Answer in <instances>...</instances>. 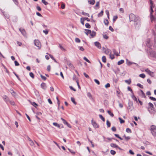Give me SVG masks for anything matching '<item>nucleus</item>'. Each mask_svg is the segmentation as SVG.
<instances>
[{"label":"nucleus","instance_id":"obj_1","mask_svg":"<svg viewBox=\"0 0 156 156\" xmlns=\"http://www.w3.org/2000/svg\"><path fill=\"white\" fill-rule=\"evenodd\" d=\"M129 18L130 21H133L135 22V25L136 27L137 26L139 27L140 24V18L139 17H136L134 14L131 13L129 15Z\"/></svg>","mask_w":156,"mask_h":156},{"label":"nucleus","instance_id":"obj_2","mask_svg":"<svg viewBox=\"0 0 156 156\" xmlns=\"http://www.w3.org/2000/svg\"><path fill=\"white\" fill-rule=\"evenodd\" d=\"M148 54L151 57L156 58V52L153 51H149Z\"/></svg>","mask_w":156,"mask_h":156},{"label":"nucleus","instance_id":"obj_3","mask_svg":"<svg viewBox=\"0 0 156 156\" xmlns=\"http://www.w3.org/2000/svg\"><path fill=\"white\" fill-rule=\"evenodd\" d=\"M34 44L35 46L38 48V49H40L41 47V44L38 40H35L34 41Z\"/></svg>","mask_w":156,"mask_h":156},{"label":"nucleus","instance_id":"obj_4","mask_svg":"<svg viewBox=\"0 0 156 156\" xmlns=\"http://www.w3.org/2000/svg\"><path fill=\"white\" fill-rule=\"evenodd\" d=\"M147 110L151 114H154L156 113V111L154 108H151L149 107L147 108Z\"/></svg>","mask_w":156,"mask_h":156},{"label":"nucleus","instance_id":"obj_5","mask_svg":"<svg viewBox=\"0 0 156 156\" xmlns=\"http://www.w3.org/2000/svg\"><path fill=\"white\" fill-rule=\"evenodd\" d=\"M91 124L93 127L95 128H98L99 127L98 124L95 121H94L93 119H92L91 120Z\"/></svg>","mask_w":156,"mask_h":156},{"label":"nucleus","instance_id":"obj_6","mask_svg":"<svg viewBox=\"0 0 156 156\" xmlns=\"http://www.w3.org/2000/svg\"><path fill=\"white\" fill-rule=\"evenodd\" d=\"M19 30L23 36H25L26 35V32L24 29L22 28H20L19 29Z\"/></svg>","mask_w":156,"mask_h":156},{"label":"nucleus","instance_id":"obj_7","mask_svg":"<svg viewBox=\"0 0 156 156\" xmlns=\"http://www.w3.org/2000/svg\"><path fill=\"white\" fill-rule=\"evenodd\" d=\"M146 44L148 47L149 48L151 47V44L150 42V39H148L146 40Z\"/></svg>","mask_w":156,"mask_h":156},{"label":"nucleus","instance_id":"obj_8","mask_svg":"<svg viewBox=\"0 0 156 156\" xmlns=\"http://www.w3.org/2000/svg\"><path fill=\"white\" fill-rule=\"evenodd\" d=\"M150 18L151 21L152 23L153 22H156V19L155 17L153 15H150Z\"/></svg>","mask_w":156,"mask_h":156},{"label":"nucleus","instance_id":"obj_9","mask_svg":"<svg viewBox=\"0 0 156 156\" xmlns=\"http://www.w3.org/2000/svg\"><path fill=\"white\" fill-rule=\"evenodd\" d=\"M95 45L99 48H101L100 44L98 42H94Z\"/></svg>","mask_w":156,"mask_h":156},{"label":"nucleus","instance_id":"obj_10","mask_svg":"<svg viewBox=\"0 0 156 156\" xmlns=\"http://www.w3.org/2000/svg\"><path fill=\"white\" fill-rule=\"evenodd\" d=\"M41 88L44 90H46L47 88V86L45 83H43L41 84Z\"/></svg>","mask_w":156,"mask_h":156},{"label":"nucleus","instance_id":"obj_11","mask_svg":"<svg viewBox=\"0 0 156 156\" xmlns=\"http://www.w3.org/2000/svg\"><path fill=\"white\" fill-rule=\"evenodd\" d=\"M126 63L128 65H130L132 64H134L136 65V66H137L138 65V64L137 63H136L134 62H130V61H129L127 59H126Z\"/></svg>","mask_w":156,"mask_h":156},{"label":"nucleus","instance_id":"obj_12","mask_svg":"<svg viewBox=\"0 0 156 156\" xmlns=\"http://www.w3.org/2000/svg\"><path fill=\"white\" fill-rule=\"evenodd\" d=\"M3 98L4 100V101L6 102H7L9 101V98L8 97L5 95H4L3 96Z\"/></svg>","mask_w":156,"mask_h":156},{"label":"nucleus","instance_id":"obj_13","mask_svg":"<svg viewBox=\"0 0 156 156\" xmlns=\"http://www.w3.org/2000/svg\"><path fill=\"white\" fill-rule=\"evenodd\" d=\"M133 107V104L132 102H129L128 103V109H131Z\"/></svg>","mask_w":156,"mask_h":156},{"label":"nucleus","instance_id":"obj_14","mask_svg":"<svg viewBox=\"0 0 156 156\" xmlns=\"http://www.w3.org/2000/svg\"><path fill=\"white\" fill-rule=\"evenodd\" d=\"M154 8L153 5H151L150 6V15H153V12H154L153 10V8Z\"/></svg>","mask_w":156,"mask_h":156},{"label":"nucleus","instance_id":"obj_15","mask_svg":"<svg viewBox=\"0 0 156 156\" xmlns=\"http://www.w3.org/2000/svg\"><path fill=\"white\" fill-rule=\"evenodd\" d=\"M88 2L90 4L93 5L95 3V1L94 0H89Z\"/></svg>","mask_w":156,"mask_h":156},{"label":"nucleus","instance_id":"obj_16","mask_svg":"<svg viewBox=\"0 0 156 156\" xmlns=\"http://www.w3.org/2000/svg\"><path fill=\"white\" fill-rule=\"evenodd\" d=\"M151 131H154L156 130V126L154 125H152L151 127Z\"/></svg>","mask_w":156,"mask_h":156},{"label":"nucleus","instance_id":"obj_17","mask_svg":"<svg viewBox=\"0 0 156 156\" xmlns=\"http://www.w3.org/2000/svg\"><path fill=\"white\" fill-rule=\"evenodd\" d=\"M140 91L141 93V94H140L141 96L143 98H145L146 96H145V94L144 93V92L142 90H140Z\"/></svg>","mask_w":156,"mask_h":156},{"label":"nucleus","instance_id":"obj_18","mask_svg":"<svg viewBox=\"0 0 156 156\" xmlns=\"http://www.w3.org/2000/svg\"><path fill=\"white\" fill-rule=\"evenodd\" d=\"M110 146L111 147H115V148H117V147H118V146L116 144H113V143H112L110 144Z\"/></svg>","mask_w":156,"mask_h":156},{"label":"nucleus","instance_id":"obj_19","mask_svg":"<svg viewBox=\"0 0 156 156\" xmlns=\"http://www.w3.org/2000/svg\"><path fill=\"white\" fill-rule=\"evenodd\" d=\"M96 35V33L95 32L93 31L92 32H91L90 34V36L92 37H94Z\"/></svg>","mask_w":156,"mask_h":156},{"label":"nucleus","instance_id":"obj_20","mask_svg":"<svg viewBox=\"0 0 156 156\" xmlns=\"http://www.w3.org/2000/svg\"><path fill=\"white\" fill-rule=\"evenodd\" d=\"M85 30L87 31V32H85V33L87 35H88V34H90L91 32V31L89 30L85 29Z\"/></svg>","mask_w":156,"mask_h":156},{"label":"nucleus","instance_id":"obj_21","mask_svg":"<svg viewBox=\"0 0 156 156\" xmlns=\"http://www.w3.org/2000/svg\"><path fill=\"white\" fill-rule=\"evenodd\" d=\"M68 65L69 66V67L72 69H73L74 68V67L73 64H72L71 63H69L68 64Z\"/></svg>","mask_w":156,"mask_h":156},{"label":"nucleus","instance_id":"obj_22","mask_svg":"<svg viewBox=\"0 0 156 156\" xmlns=\"http://www.w3.org/2000/svg\"><path fill=\"white\" fill-rule=\"evenodd\" d=\"M148 107H149L151 108H154V105L152 103L149 102L148 103Z\"/></svg>","mask_w":156,"mask_h":156},{"label":"nucleus","instance_id":"obj_23","mask_svg":"<svg viewBox=\"0 0 156 156\" xmlns=\"http://www.w3.org/2000/svg\"><path fill=\"white\" fill-rule=\"evenodd\" d=\"M71 101L75 105H76L77 103L75 101V99L73 98H71Z\"/></svg>","mask_w":156,"mask_h":156},{"label":"nucleus","instance_id":"obj_24","mask_svg":"<svg viewBox=\"0 0 156 156\" xmlns=\"http://www.w3.org/2000/svg\"><path fill=\"white\" fill-rule=\"evenodd\" d=\"M124 62V61L123 60H121L119 61L118 62V65H121V64H122Z\"/></svg>","mask_w":156,"mask_h":156},{"label":"nucleus","instance_id":"obj_25","mask_svg":"<svg viewBox=\"0 0 156 156\" xmlns=\"http://www.w3.org/2000/svg\"><path fill=\"white\" fill-rule=\"evenodd\" d=\"M125 82L128 83L129 84H130L131 83V80L130 79H129L128 80H125Z\"/></svg>","mask_w":156,"mask_h":156},{"label":"nucleus","instance_id":"obj_26","mask_svg":"<svg viewBox=\"0 0 156 156\" xmlns=\"http://www.w3.org/2000/svg\"><path fill=\"white\" fill-rule=\"evenodd\" d=\"M119 120L120 121V123H123L125 122V121L123 120L120 117L119 118Z\"/></svg>","mask_w":156,"mask_h":156},{"label":"nucleus","instance_id":"obj_27","mask_svg":"<svg viewBox=\"0 0 156 156\" xmlns=\"http://www.w3.org/2000/svg\"><path fill=\"white\" fill-rule=\"evenodd\" d=\"M99 117L103 121L105 122V119L104 117L102 116V115H99Z\"/></svg>","mask_w":156,"mask_h":156},{"label":"nucleus","instance_id":"obj_28","mask_svg":"<svg viewBox=\"0 0 156 156\" xmlns=\"http://www.w3.org/2000/svg\"><path fill=\"white\" fill-rule=\"evenodd\" d=\"M113 51L115 55H116L117 56H118L119 55L118 52H117L116 51V50L115 49H113Z\"/></svg>","mask_w":156,"mask_h":156},{"label":"nucleus","instance_id":"obj_29","mask_svg":"<svg viewBox=\"0 0 156 156\" xmlns=\"http://www.w3.org/2000/svg\"><path fill=\"white\" fill-rule=\"evenodd\" d=\"M87 96L90 99L92 98V96L90 93V92H88L87 94Z\"/></svg>","mask_w":156,"mask_h":156},{"label":"nucleus","instance_id":"obj_30","mask_svg":"<svg viewBox=\"0 0 156 156\" xmlns=\"http://www.w3.org/2000/svg\"><path fill=\"white\" fill-rule=\"evenodd\" d=\"M107 112L112 117H113L114 116V114L113 113H112V112L109 110L107 111Z\"/></svg>","mask_w":156,"mask_h":156},{"label":"nucleus","instance_id":"obj_31","mask_svg":"<svg viewBox=\"0 0 156 156\" xmlns=\"http://www.w3.org/2000/svg\"><path fill=\"white\" fill-rule=\"evenodd\" d=\"M106 124L107 126L108 127H109L111 126L110 122L108 120H107L106 121Z\"/></svg>","mask_w":156,"mask_h":156},{"label":"nucleus","instance_id":"obj_32","mask_svg":"<svg viewBox=\"0 0 156 156\" xmlns=\"http://www.w3.org/2000/svg\"><path fill=\"white\" fill-rule=\"evenodd\" d=\"M84 21H85V20H84L83 18H81L80 19L81 23L83 25H84Z\"/></svg>","mask_w":156,"mask_h":156},{"label":"nucleus","instance_id":"obj_33","mask_svg":"<svg viewBox=\"0 0 156 156\" xmlns=\"http://www.w3.org/2000/svg\"><path fill=\"white\" fill-rule=\"evenodd\" d=\"M85 26L87 28H90L91 27L90 25L88 23H86Z\"/></svg>","mask_w":156,"mask_h":156},{"label":"nucleus","instance_id":"obj_34","mask_svg":"<svg viewBox=\"0 0 156 156\" xmlns=\"http://www.w3.org/2000/svg\"><path fill=\"white\" fill-rule=\"evenodd\" d=\"M102 60L104 62H105L106 61V59L105 56H103L102 57Z\"/></svg>","mask_w":156,"mask_h":156},{"label":"nucleus","instance_id":"obj_35","mask_svg":"<svg viewBox=\"0 0 156 156\" xmlns=\"http://www.w3.org/2000/svg\"><path fill=\"white\" fill-rule=\"evenodd\" d=\"M103 11H101V12L99 13L98 15V17L101 16L103 14Z\"/></svg>","mask_w":156,"mask_h":156},{"label":"nucleus","instance_id":"obj_36","mask_svg":"<svg viewBox=\"0 0 156 156\" xmlns=\"http://www.w3.org/2000/svg\"><path fill=\"white\" fill-rule=\"evenodd\" d=\"M82 14L83 15H87L89 17V14L88 13H86L84 12H82Z\"/></svg>","mask_w":156,"mask_h":156},{"label":"nucleus","instance_id":"obj_37","mask_svg":"<svg viewBox=\"0 0 156 156\" xmlns=\"http://www.w3.org/2000/svg\"><path fill=\"white\" fill-rule=\"evenodd\" d=\"M145 71L148 74H150V73H151V71L150 70H149L148 69H147L145 70Z\"/></svg>","mask_w":156,"mask_h":156},{"label":"nucleus","instance_id":"obj_38","mask_svg":"<svg viewBox=\"0 0 156 156\" xmlns=\"http://www.w3.org/2000/svg\"><path fill=\"white\" fill-rule=\"evenodd\" d=\"M104 23H105V24L106 25H108L109 22L108 20H104Z\"/></svg>","mask_w":156,"mask_h":156},{"label":"nucleus","instance_id":"obj_39","mask_svg":"<svg viewBox=\"0 0 156 156\" xmlns=\"http://www.w3.org/2000/svg\"><path fill=\"white\" fill-rule=\"evenodd\" d=\"M139 76L142 78H144L145 77V75L144 74H141L139 75Z\"/></svg>","mask_w":156,"mask_h":156},{"label":"nucleus","instance_id":"obj_40","mask_svg":"<svg viewBox=\"0 0 156 156\" xmlns=\"http://www.w3.org/2000/svg\"><path fill=\"white\" fill-rule=\"evenodd\" d=\"M42 2L45 5H46L48 4V3L46 2L45 0H42Z\"/></svg>","mask_w":156,"mask_h":156},{"label":"nucleus","instance_id":"obj_41","mask_svg":"<svg viewBox=\"0 0 156 156\" xmlns=\"http://www.w3.org/2000/svg\"><path fill=\"white\" fill-rule=\"evenodd\" d=\"M75 41L76 42H77V43H80V40L78 38H75Z\"/></svg>","mask_w":156,"mask_h":156},{"label":"nucleus","instance_id":"obj_42","mask_svg":"<svg viewBox=\"0 0 156 156\" xmlns=\"http://www.w3.org/2000/svg\"><path fill=\"white\" fill-rule=\"evenodd\" d=\"M151 132L153 135L154 136H156V132L154 131H151Z\"/></svg>","mask_w":156,"mask_h":156},{"label":"nucleus","instance_id":"obj_43","mask_svg":"<svg viewBox=\"0 0 156 156\" xmlns=\"http://www.w3.org/2000/svg\"><path fill=\"white\" fill-rule=\"evenodd\" d=\"M59 47L62 50L64 51H66L65 49L60 44H59Z\"/></svg>","mask_w":156,"mask_h":156},{"label":"nucleus","instance_id":"obj_44","mask_svg":"<svg viewBox=\"0 0 156 156\" xmlns=\"http://www.w3.org/2000/svg\"><path fill=\"white\" fill-rule=\"evenodd\" d=\"M30 145L31 146H33L34 145V142H33V141L31 140H30Z\"/></svg>","mask_w":156,"mask_h":156},{"label":"nucleus","instance_id":"obj_45","mask_svg":"<svg viewBox=\"0 0 156 156\" xmlns=\"http://www.w3.org/2000/svg\"><path fill=\"white\" fill-rule=\"evenodd\" d=\"M149 98L151 100L153 101H156V99L154 97H149Z\"/></svg>","mask_w":156,"mask_h":156},{"label":"nucleus","instance_id":"obj_46","mask_svg":"<svg viewBox=\"0 0 156 156\" xmlns=\"http://www.w3.org/2000/svg\"><path fill=\"white\" fill-rule=\"evenodd\" d=\"M126 131L128 133H131V131L129 128H127L126 129Z\"/></svg>","mask_w":156,"mask_h":156},{"label":"nucleus","instance_id":"obj_47","mask_svg":"<svg viewBox=\"0 0 156 156\" xmlns=\"http://www.w3.org/2000/svg\"><path fill=\"white\" fill-rule=\"evenodd\" d=\"M110 153H111V154H112V155H114L116 153L115 151H114V150H111Z\"/></svg>","mask_w":156,"mask_h":156},{"label":"nucleus","instance_id":"obj_48","mask_svg":"<svg viewBox=\"0 0 156 156\" xmlns=\"http://www.w3.org/2000/svg\"><path fill=\"white\" fill-rule=\"evenodd\" d=\"M83 59H84V60H85L87 62L89 63H90V61L86 57H84Z\"/></svg>","mask_w":156,"mask_h":156},{"label":"nucleus","instance_id":"obj_49","mask_svg":"<svg viewBox=\"0 0 156 156\" xmlns=\"http://www.w3.org/2000/svg\"><path fill=\"white\" fill-rule=\"evenodd\" d=\"M30 76V77H31L32 78H34V74L32 73H29Z\"/></svg>","mask_w":156,"mask_h":156},{"label":"nucleus","instance_id":"obj_50","mask_svg":"<svg viewBox=\"0 0 156 156\" xmlns=\"http://www.w3.org/2000/svg\"><path fill=\"white\" fill-rule=\"evenodd\" d=\"M43 32L46 35L48 34V30H43Z\"/></svg>","mask_w":156,"mask_h":156},{"label":"nucleus","instance_id":"obj_51","mask_svg":"<svg viewBox=\"0 0 156 156\" xmlns=\"http://www.w3.org/2000/svg\"><path fill=\"white\" fill-rule=\"evenodd\" d=\"M35 93L36 94V95L37 96V97L39 98V92L37 91H35Z\"/></svg>","mask_w":156,"mask_h":156},{"label":"nucleus","instance_id":"obj_52","mask_svg":"<svg viewBox=\"0 0 156 156\" xmlns=\"http://www.w3.org/2000/svg\"><path fill=\"white\" fill-rule=\"evenodd\" d=\"M118 17L117 16H114L113 18V22H115L116 19H117Z\"/></svg>","mask_w":156,"mask_h":156},{"label":"nucleus","instance_id":"obj_53","mask_svg":"<svg viewBox=\"0 0 156 156\" xmlns=\"http://www.w3.org/2000/svg\"><path fill=\"white\" fill-rule=\"evenodd\" d=\"M41 78L43 79L44 80H45L46 79V78L44 76H43L42 75H41Z\"/></svg>","mask_w":156,"mask_h":156},{"label":"nucleus","instance_id":"obj_54","mask_svg":"<svg viewBox=\"0 0 156 156\" xmlns=\"http://www.w3.org/2000/svg\"><path fill=\"white\" fill-rule=\"evenodd\" d=\"M137 85L138 87H139L140 88L142 89L143 88V86L142 85H141L140 83H138L137 84Z\"/></svg>","mask_w":156,"mask_h":156},{"label":"nucleus","instance_id":"obj_55","mask_svg":"<svg viewBox=\"0 0 156 156\" xmlns=\"http://www.w3.org/2000/svg\"><path fill=\"white\" fill-rule=\"evenodd\" d=\"M9 101L11 105H15V103L13 101L9 100Z\"/></svg>","mask_w":156,"mask_h":156},{"label":"nucleus","instance_id":"obj_56","mask_svg":"<svg viewBox=\"0 0 156 156\" xmlns=\"http://www.w3.org/2000/svg\"><path fill=\"white\" fill-rule=\"evenodd\" d=\"M103 36L104 38L106 39H108V36L107 35L105 34H103Z\"/></svg>","mask_w":156,"mask_h":156},{"label":"nucleus","instance_id":"obj_57","mask_svg":"<svg viewBox=\"0 0 156 156\" xmlns=\"http://www.w3.org/2000/svg\"><path fill=\"white\" fill-rule=\"evenodd\" d=\"M104 52L106 54H108L109 53V50L108 49H105Z\"/></svg>","mask_w":156,"mask_h":156},{"label":"nucleus","instance_id":"obj_58","mask_svg":"<svg viewBox=\"0 0 156 156\" xmlns=\"http://www.w3.org/2000/svg\"><path fill=\"white\" fill-rule=\"evenodd\" d=\"M127 89L129 91H130L132 94H133V92L130 87H128L127 88Z\"/></svg>","mask_w":156,"mask_h":156},{"label":"nucleus","instance_id":"obj_59","mask_svg":"<svg viewBox=\"0 0 156 156\" xmlns=\"http://www.w3.org/2000/svg\"><path fill=\"white\" fill-rule=\"evenodd\" d=\"M94 81L98 85L100 84V82H99V81L98 80H97L95 79L94 80Z\"/></svg>","mask_w":156,"mask_h":156},{"label":"nucleus","instance_id":"obj_60","mask_svg":"<svg viewBox=\"0 0 156 156\" xmlns=\"http://www.w3.org/2000/svg\"><path fill=\"white\" fill-rule=\"evenodd\" d=\"M61 119L63 121V123L65 124L67 122L65 120L62 118H61Z\"/></svg>","mask_w":156,"mask_h":156},{"label":"nucleus","instance_id":"obj_61","mask_svg":"<svg viewBox=\"0 0 156 156\" xmlns=\"http://www.w3.org/2000/svg\"><path fill=\"white\" fill-rule=\"evenodd\" d=\"M61 119L63 121V123L65 124L67 122L65 120L62 118H61Z\"/></svg>","mask_w":156,"mask_h":156},{"label":"nucleus","instance_id":"obj_62","mask_svg":"<svg viewBox=\"0 0 156 156\" xmlns=\"http://www.w3.org/2000/svg\"><path fill=\"white\" fill-rule=\"evenodd\" d=\"M78 48H79L80 50L83 51H84V48L82 47H78Z\"/></svg>","mask_w":156,"mask_h":156},{"label":"nucleus","instance_id":"obj_63","mask_svg":"<svg viewBox=\"0 0 156 156\" xmlns=\"http://www.w3.org/2000/svg\"><path fill=\"white\" fill-rule=\"evenodd\" d=\"M83 74L86 78H89V76L88 75H87L86 73H84Z\"/></svg>","mask_w":156,"mask_h":156},{"label":"nucleus","instance_id":"obj_64","mask_svg":"<svg viewBox=\"0 0 156 156\" xmlns=\"http://www.w3.org/2000/svg\"><path fill=\"white\" fill-rule=\"evenodd\" d=\"M110 84L109 83H107L105 85V87L106 88H108L109 87H110Z\"/></svg>","mask_w":156,"mask_h":156}]
</instances>
